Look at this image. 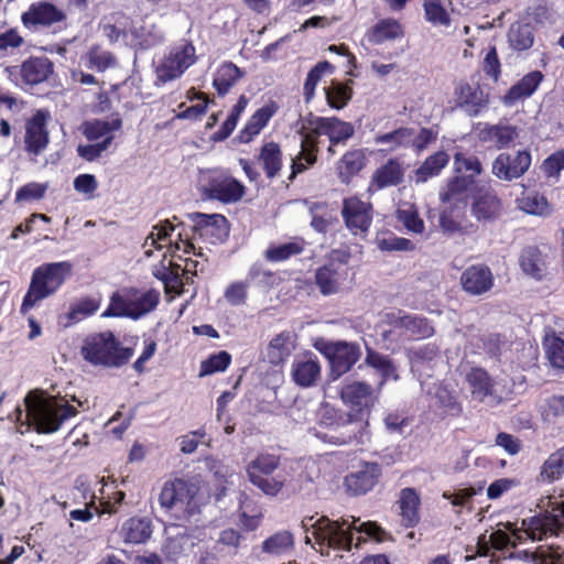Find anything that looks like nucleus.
<instances>
[{"instance_id": "nucleus-15", "label": "nucleus", "mask_w": 564, "mask_h": 564, "mask_svg": "<svg viewBox=\"0 0 564 564\" xmlns=\"http://www.w3.org/2000/svg\"><path fill=\"white\" fill-rule=\"evenodd\" d=\"M524 531L532 540H543L552 535H564V502L538 516L524 519L522 522Z\"/></svg>"}, {"instance_id": "nucleus-49", "label": "nucleus", "mask_w": 564, "mask_h": 564, "mask_svg": "<svg viewBox=\"0 0 564 564\" xmlns=\"http://www.w3.org/2000/svg\"><path fill=\"white\" fill-rule=\"evenodd\" d=\"M231 355L226 350L210 354L206 359L200 361L198 376L206 377L216 372H224L230 366Z\"/></svg>"}, {"instance_id": "nucleus-30", "label": "nucleus", "mask_w": 564, "mask_h": 564, "mask_svg": "<svg viewBox=\"0 0 564 564\" xmlns=\"http://www.w3.org/2000/svg\"><path fill=\"white\" fill-rule=\"evenodd\" d=\"M404 169L401 162L395 159H389L379 166L372 174L368 191H379L386 187L398 186L403 182Z\"/></svg>"}, {"instance_id": "nucleus-43", "label": "nucleus", "mask_w": 564, "mask_h": 564, "mask_svg": "<svg viewBox=\"0 0 564 564\" xmlns=\"http://www.w3.org/2000/svg\"><path fill=\"white\" fill-rule=\"evenodd\" d=\"M351 85L352 80H348L346 83L336 80L332 82V84L325 88L327 105L337 110L345 108L354 95Z\"/></svg>"}, {"instance_id": "nucleus-52", "label": "nucleus", "mask_w": 564, "mask_h": 564, "mask_svg": "<svg viewBox=\"0 0 564 564\" xmlns=\"http://www.w3.org/2000/svg\"><path fill=\"white\" fill-rule=\"evenodd\" d=\"M454 172L456 175L470 176L476 181V177L482 172L481 162L476 155L457 152L454 155Z\"/></svg>"}, {"instance_id": "nucleus-62", "label": "nucleus", "mask_w": 564, "mask_h": 564, "mask_svg": "<svg viewBox=\"0 0 564 564\" xmlns=\"http://www.w3.org/2000/svg\"><path fill=\"white\" fill-rule=\"evenodd\" d=\"M532 561L534 564H564V550L560 546L538 550Z\"/></svg>"}, {"instance_id": "nucleus-33", "label": "nucleus", "mask_w": 564, "mask_h": 564, "mask_svg": "<svg viewBox=\"0 0 564 564\" xmlns=\"http://www.w3.org/2000/svg\"><path fill=\"white\" fill-rule=\"evenodd\" d=\"M478 138L481 142L501 150L511 145V143L518 138V131L517 128L511 124L485 123L478 132Z\"/></svg>"}, {"instance_id": "nucleus-29", "label": "nucleus", "mask_w": 564, "mask_h": 564, "mask_svg": "<svg viewBox=\"0 0 564 564\" xmlns=\"http://www.w3.org/2000/svg\"><path fill=\"white\" fill-rule=\"evenodd\" d=\"M279 106L274 100H270L259 108L239 131L237 140L240 143H250L269 123L271 118L278 112Z\"/></svg>"}, {"instance_id": "nucleus-14", "label": "nucleus", "mask_w": 564, "mask_h": 564, "mask_svg": "<svg viewBox=\"0 0 564 564\" xmlns=\"http://www.w3.org/2000/svg\"><path fill=\"white\" fill-rule=\"evenodd\" d=\"M192 221V230L199 238L212 245H218L227 240L230 232V224L221 214L191 213L187 215Z\"/></svg>"}, {"instance_id": "nucleus-39", "label": "nucleus", "mask_w": 564, "mask_h": 564, "mask_svg": "<svg viewBox=\"0 0 564 564\" xmlns=\"http://www.w3.org/2000/svg\"><path fill=\"white\" fill-rule=\"evenodd\" d=\"M243 77V72L232 62H224L218 66L213 78V87L223 97Z\"/></svg>"}, {"instance_id": "nucleus-19", "label": "nucleus", "mask_w": 564, "mask_h": 564, "mask_svg": "<svg viewBox=\"0 0 564 564\" xmlns=\"http://www.w3.org/2000/svg\"><path fill=\"white\" fill-rule=\"evenodd\" d=\"M531 160V153L527 150L500 153L492 163V174L502 181L519 178L530 169Z\"/></svg>"}, {"instance_id": "nucleus-51", "label": "nucleus", "mask_w": 564, "mask_h": 564, "mask_svg": "<svg viewBox=\"0 0 564 564\" xmlns=\"http://www.w3.org/2000/svg\"><path fill=\"white\" fill-rule=\"evenodd\" d=\"M518 207L530 215L545 216L550 213L547 199L538 192L524 193L518 198Z\"/></svg>"}, {"instance_id": "nucleus-21", "label": "nucleus", "mask_w": 564, "mask_h": 564, "mask_svg": "<svg viewBox=\"0 0 564 564\" xmlns=\"http://www.w3.org/2000/svg\"><path fill=\"white\" fill-rule=\"evenodd\" d=\"M10 75H19L25 85L34 86L48 79L54 72L53 62L46 56H30L21 65L7 68Z\"/></svg>"}, {"instance_id": "nucleus-55", "label": "nucleus", "mask_w": 564, "mask_h": 564, "mask_svg": "<svg viewBox=\"0 0 564 564\" xmlns=\"http://www.w3.org/2000/svg\"><path fill=\"white\" fill-rule=\"evenodd\" d=\"M366 364L381 372V384H383L384 381L389 378H393L395 380L399 378V376L395 373L397 369L392 360L388 356H384L376 350H367Z\"/></svg>"}, {"instance_id": "nucleus-48", "label": "nucleus", "mask_w": 564, "mask_h": 564, "mask_svg": "<svg viewBox=\"0 0 564 564\" xmlns=\"http://www.w3.org/2000/svg\"><path fill=\"white\" fill-rule=\"evenodd\" d=\"M334 72L335 66L328 61L318 62L314 67L310 69L303 86V95L307 102L313 99L315 95V88L322 79V76L325 73L333 74Z\"/></svg>"}, {"instance_id": "nucleus-16", "label": "nucleus", "mask_w": 564, "mask_h": 564, "mask_svg": "<svg viewBox=\"0 0 564 564\" xmlns=\"http://www.w3.org/2000/svg\"><path fill=\"white\" fill-rule=\"evenodd\" d=\"M503 202L490 187H477L473 194L470 212L478 223L487 224L499 219L503 214Z\"/></svg>"}, {"instance_id": "nucleus-17", "label": "nucleus", "mask_w": 564, "mask_h": 564, "mask_svg": "<svg viewBox=\"0 0 564 564\" xmlns=\"http://www.w3.org/2000/svg\"><path fill=\"white\" fill-rule=\"evenodd\" d=\"M48 119V111L40 109L25 120L24 150L29 154L36 156L46 150L50 143Z\"/></svg>"}, {"instance_id": "nucleus-1", "label": "nucleus", "mask_w": 564, "mask_h": 564, "mask_svg": "<svg viewBox=\"0 0 564 564\" xmlns=\"http://www.w3.org/2000/svg\"><path fill=\"white\" fill-rule=\"evenodd\" d=\"M379 393L366 382L354 381L341 388L340 397L344 403L354 412L348 414L347 422L344 427L346 433L340 435L324 434L321 436L324 442L334 445L357 444L362 445L368 435V417L371 409L378 402Z\"/></svg>"}, {"instance_id": "nucleus-64", "label": "nucleus", "mask_w": 564, "mask_h": 564, "mask_svg": "<svg viewBox=\"0 0 564 564\" xmlns=\"http://www.w3.org/2000/svg\"><path fill=\"white\" fill-rule=\"evenodd\" d=\"M546 355L554 368L564 369V339L554 336L546 345Z\"/></svg>"}, {"instance_id": "nucleus-44", "label": "nucleus", "mask_w": 564, "mask_h": 564, "mask_svg": "<svg viewBox=\"0 0 564 564\" xmlns=\"http://www.w3.org/2000/svg\"><path fill=\"white\" fill-rule=\"evenodd\" d=\"M304 248L303 239H295L280 245H270L264 251V258L270 262H283L301 254Z\"/></svg>"}, {"instance_id": "nucleus-59", "label": "nucleus", "mask_w": 564, "mask_h": 564, "mask_svg": "<svg viewBox=\"0 0 564 564\" xmlns=\"http://www.w3.org/2000/svg\"><path fill=\"white\" fill-rule=\"evenodd\" d=\"M87 57L88 67L95 68L98 72H105L116 64L115 56L110 52L101 50L98 45L90 47Z\"/></svg>"}, {"instance_id": "nucleus-37", "label": "nucleus", "mask_w": 564, "mask_h": 564, "mask_svg": "<svg viewBox=\"0 0 564 564\" xmlns=\"http://www.w3.org/2000/svg\"><path fill=\"white\" fill-rule=\"evenodd\" d=\"M404 36L402 24L392 18L379 20L366 33L369 43L380 45L387 41H394Z\"/></svg>"}, {"instance_id": "nucleus-54", "label": "nucleus", "mask_w": 564, "mask_h": 564, "mask_svg": "<svg viewBox=\"0 0 564 564\" xmlns=\"http://www.w3.org/2000/svg\"><path fill=\"white\" fill-rule=\"evenodd\" d=\"M540 475L547 481L557 480L564 475V446L547 457L541 467Z\"/></svg>"}, {"instance_id": "nucleus-18", "label": "nucleus", "mask_w": 564, "mask_h": 564, "mask_svg": "<svg viewBox=\"0 0 564 564\" xmlns=\"http://www.w3.org/2000/svg\"><path fill=\"white\" fill-rule=\"evenodd\" d=\"M246 193L245 185L231 175L219 174L208 180L203 195L223 204L239 202Z\"/></svg>"}, {"instance_id": "nucleus-4", "label": "nucleus", "mask_w": 564, "mask_h": 564, "mask_svg": "<svg viewBox=\"0 0 564 564\" xmlns=\"http://www.w3.org/2000/svg\"><path fill=\"white\" fill-rule=\"evenodd\" d=\"M68 261L43 263L34 269L20 312L26 314L39 302L55 294L72 273Z\"/></svg>"}, {"instance_id": "nucleus-38", "label": "nucleus", "mask_w": 564, "mask_h": 564, "mask_svg": "<svg viewBox=\"0 0 564 564\" xmlns=\"http://www.w3.org/2000/svg\"><path fill=\"white\" fill-rule=\"evenodd\" d=\"M459 205L449 204V206L442 209L440 214V227L444 234L452 236L455 234L465 236L469 234H474L477 230V226L473 223H468L463 225L459 221L458 215Z\"/></svg>"}, {"instance_id": "nucleus-23", "label": "nucleus", "mask_w": 564, "mask_h": 564, "mask_svg": "<svg viewBox=\"0 0 564 564\" xmlns=\"http://www.w3.org/2000/svg\"><path fill=\"white\" fill-rule=\"evenodd\" d=\"M456 102L468 116H478L489 102L488 94H485L479 84L460 82L455 88Z\"/></svg>"}, {"instance_id": "nucleus-47", "label": "nucleus", "mask_w": 564, "mask_h": 564, "mask_svg": "<svg viewBox=\"0 0 564 564\" xmlns=\"http://www.w3.org/2000/svg\"><path fill=\"white\" fill-rule=\"evenodd\" d=\"M183 223L178 220L177 216H173L172 220L165 219L154 225L152 231L147 237L143 247L147 246L154 247L156 249H161L162 241H166L171 234L174 231L176 226H182Z\"/></svg>"}, {"instance_id": "nucleus-32", "label": "nucleus", "mask_w": 564, "mask_h": 564, "mask_svg": "<svg viewBox=\"0 0 564 564\" xmlns=\"http://www.w3.org/2000/svg\"><path fill=\"white\" fill-rule=\"evenodd\" d=\"M544 80L541 70H532L513 84L505 94L502 101L507 106H513L520 100L530 98Z\"/></svg>"}, {"instance_id": "nucleus-9", "label": "nucleus", "mask_w": 564, "mask_h": 564, "mask_svg": "<svg viewBox=\"0 0 564 564\" xmlns=\"http://www.w3.org/2000/svg\"><path fill=\"white\" fill-rule=\"evenodd\" d=\"M315 348L328 359L332 371L337 376L347 373L361 356L356 343L321 340Z\"/></svg>"}, {"instance_id": "nucleus-20", "label": "nucleus", "mask_w": 564, "mask_h": 564, "mask_svg": "<svg viewBox=\"0 0 564 564\" xmlns=\"http://www.w3.org/2000/svg\"><path fill=\"white\" fill-rule=\"evenodd\" d=\"M305 122L310 126H314L319 137L326 135L330 145L345 144L355 134L354 124L337 117L310 115L305 118Z\"/></svg>"}, {"instance_id": "nucleus-13", "label": "nucleus", "mask_w": 564, "mask_h": 564, "mask_svg": "<svg viewBox=\"0 0 564 564\" xmlns=\"http://www.w3.org/2000/svg\"><path fill=\"white\" fill-rule=\"evenodd\" d=\"M195 52L192 42L171 48L156 68L158 78L167 83L181 77L196 62Z\"/></svg>"}, {"instance_id": "nucleus-53", "label": "nucleus", "mask_w": 564, "mask_h": 564, "mask_svg": "<svg viewBox=\"0 0 564 564\" xmlns=\"http://www.w3.org/2000/svg\"><path fill=\"white\" fill-rule=\"evenodd\" d=\"M122 127V120L117 115L111 121L107 120H93L87 122L85 128V135L88 140H98L102 137L111 135L112 131L120 130Z\"/></svg>"}, {"instance_id": "nucleus-60", "label": "nucleus", "mask_w": 564, "mask_h": 564, "mask_svg": "<svg viewBox=\"0 0 564 564\" xmlns=\"http://www.w3.org/2000/svg\"><path fill=\"white\" fill-rule=\"evenodd\" d=\"M100 303V297H83L76 304L72 305L69 317L72 319H83L91 316L98 311Z\"/></svg>"}, {"instance_id": "nucleus-45", "label": "nucleus", "mask_w": 564, "mask_h": 564, "mask_svg": "<svg viewBox=\"0 0 564 564\" xmlns=\"http://www.w3.org/2000/svg\"><path fill=\"white\" fill-rule=\"evenodd\" d=\"M289 341V332H282L270 340L267 348V357L271 365L279 366L285 362L291 355Z\"/></svg>"}, {"instance_id": "nucleus-42", "label": "nucleus", "mask_w": 564, "mask_h": 564, "mask_svg": "<svg viewBox=\"0 0 564 564\" xmlns=\"http://www.w3.org/2000/svg\"><path fill=\"white\" fill-rule=\"evenodd\" d=\"M448 162L449 155L443 150L427 156L415 171L416 182L425 183L430 178L440 175Z\"/></svg>"}, {"instance_id": "nucleus-31", "label": "nucleus", "mask_w": 564, "mask_h": 564, "mask_svg": "<svg viewBox=\"0 0 564 564\" xmlns=\"http://www.w3.org/2000/svg\"><path fill=\"white\" fill-rule=\"evenodd\" d=\"M475 184L470 176L454 175L446 181V184L440 191V200L443 204L462 205V216L467 205V193Z\"/></svg>"}, {"instance_id": "nucleus-58", "label": "nucleus", "mask_w": 564, "mask_h": 564, "mask_svg": "<svg viewBox=\"0 0 564 564\" xmlns=\"http://www.w3.org/2000/svg\"><path fill=\"white\" fill-rule=\"evenodd\" d=\"M293 545V535L289 531H281L265 539L262 549L267 553L281 554L291 550Z\"/></svg>"}, {"instance_id": "nucleus-27", "label": "nucleus", "mask_w": 564, "mask_h": 564, "mask_svg": "<svg viewBox=\"0 0 564 564\" xmlns=\"http://www.w3.org/2000/svg\"><path fill=\"white\" fill-rule=\"evenodd\" d=\"M460 284L466 293L470 295H481L491 289L494 276L487 265L474 264L462 273Z\"/></svg>"}, {"instance_id": "nucleus-46", "label": "nucleus", "mask_w": 564, "mask_h": 564, "mask_svg": "<svg viewBox=\"0 0 564 564\" xmlns=\"http://www.w3.org/2000/svg\"><path fill=\"white\" fill-rule=\"evenodd\" d=\"M414 129L409 127H400L393 131L378 134L375 138L377 144H391L389 151H395L399 148H408L411 145Z\"/></svg>"}, {"instance_id": "nucleus-36", "label": "nucleus", "mask_w": 564, "mask_h": 564, "mask_svg": "<svg viewBox=\"0 0 564 564\" xmlns=\"http://www.w3.org/2000/svg\"><path fill=\"white\" fill-rule=\"evenodd\" d=\"M152 521L147 517H131L121 527L120 534L124 543H145L152 535Z\"/></svg>"}, {"instance_id": "nucleus-11", "label": "nucleus", "mask_w": 564, "mask_h": 564, "mask_svg": "<svg viewBox=\"0 0 564 564\" xmlns=\"http://www.w3.org/2000/svg\"><path fill=\"white\" fill-rule=\"evenodd\" d=\"M299 134L301 137L300 151L291 160V173L288 177L290 182H293L299 174L306 172L318 161L319 134L316 133L314 126L305 122Z\"/></svg>"}, {"instance_id": "nucleus-56", "label": "nucleus", "mask_w": 564, "mask_h": 564, "mask_svg": "<svg viewBox=\"0 0 564 564\" xmlns=\"http://www.w3.org/2000/svg\"><path fill=\"white\" fill-rule=\"evenodd\" d=\"M131 310L128 301V288L121 292H113L110 296V303L106 311L101 314V317H129Z\"/></svg>"}, {"instance_id": "nucleus-6", "label": "nucleus", "mask_w": 564, "mask_h": 564, "mask_svg": "<svg viewBox=\"0 0 564 564\" xmlns=\"http://www.w3.org/2000/svg\"><path fill=\"white\" fill-rule=\"evenodd\" d=\"M199 491L198 481L176 477L163 484L159 495V503L166 512L180 508L183 511V517L189 519L199 513Z\"/></svg>"}, {"instance_id": "nucleus-57", "label": "nucleus", "mask_w": 564, "mask_h": 564, "mask_svg": "<svg viewBox=\"0 0 564 564\" xmlns=\"http://www.w3.org/2000/svg\"><path fill=\"white\" fill-rule=\"evenodd\" d=\"M423 8L426 21L433 25H451V17L441 0H424Z\"/></svg>"}, {"instance_id": "nucleus-2", "label": "nucleus", "mask_w": 564, "mask_h": 564, "mask_svg": "<svg viewBox=\"0 0 564 564\" xmlns=\"http://www.w3.org/2000/svg\"><path fill=\"white\" fill-rule=\"evenodd\" d=\"M350 518L351 521L344 518L340 521H332L322 517L313 524L312 535L316 544L319 545L322 554L328 555L329 549L350 551L354 545L352 531L365 533L368 538L377 541L381 540L383 530L376 522H360L359 519Z\"/></svg>"}, {"instance_id": "nucleus-28", "label": "nucleus", "mask_w": 564, "mask_h": 564, "mask_svg": "<svg viewBox=\"0 0 564 564\" xmlns=\"http://www.w3.org/2000/svg\"><path fill=\"white\" fill-rule=\"evenodd\" d=\"M368 163L366 149H351L346 151L336 162V174L341 184L349 185Z\"/></svg>"}, {"instance_id": "nucleus-34", "label": "nucleus", "mask_w": 564, "mask_h": 564, "mask_svg": "<svg viewBox=\"0 0 564 564\" xmlns=\"http://www.w3.org/2000/svg\"><path fill=\"white\" fill-rule=\"evenodd\" d=\"M128 301L131 310L130 318L137 321L155 310L160 302V293L154 289L142 292L137 288H128Z\"/></svg>"}, {"instance_id": "nucleus-5", "label": "nucleus", "mask_w": 564, "mask_h": 564, "mask_svg": "<svg viewBox=\"0 0 564 564\" xmlns=\"http://www.w3.org/2000/svg\"><path fill=\"white\" fill-rule=\"evenodd\" d=\"M281 465L282 454L279 448L261 451L246 466L248 480L263 495L276 497L285 486L282 477L274 476Z\"/></svg>"}, {"instance_id": "nucleus-35", "label": "nucleus", "mask_w": 564, "mask_h": 564, "mask_svg": "<svg viewBox=\"0 0 564 564\" xmlns=\"http://www.w3.org/2000/svg\"><path fill=\"white\" fill-rule=\"evenodd\" d=\"M257 161L267 178H275L283 166V153L280 144L274 141L264 142L260 148Z\"/></svg>"}, {"instance_id": "nucleus-40", "label": "nucleus", "mask_w": 564, "mask_h": 564, "mask_svg": "<svg viewBox=\"0 0 564 564\" xmlns=\"http://www.w3.org/2000/svg\"><path fill=\"white\" fill-rule=\"evenodd\" d=\"M519 261L520 267L525 274L536 280H542L545 275V259L536 246L525 247L520 254Z\"/></svg>"}, {"instance_id": "nucleus-22", "label": "nucleus", "mask_w": 564, "mask_h": 564, "mask_svg": "<svg viewBox=\"0 0 564 564\" xmlns=\"http://www.w3.org/2000/svg\"><path fill=\"white\" fill-rule=\"evenodd\" d=\"M65 13L55 4L46 1L32 3L29 9L22 13L21 21L26 29L37 26H51L65 20Z\"/></svg>"}, {"instance_id": "nucleus-63", "label": "nucleus", "mask_w": 564, "mask_h": 564, "mask_svg": "<svg viewBox=\"0 0 564 564\" xmlns=\"http://www.w3.org/2000/svg\"><path fill=\"white\" fill-rule=\"evenodd\" d=\"M541 169L547 177H558L564 170V149L550 154L542 163Z\"/></svg>"}, {"instance_id": "nucleus-8", "label": "nucleus", "mask_w": 564, "mask_h": 564, "mask_svg": "<svg viewBox=\"0 0 564 564\" xmlns=\"http://www.w3.org/2000/svg\"><path fill=\"white\" fill-rule=\"evenodd\" d=\"M381 477V464L360 460L358 466L344 477L343 487L346 495L349 497L366 496L380 482Z\"/></svg>"}, {"instance_id": "nucleus-41", "label": "nucleus", "mask_w": 564, "mask_h": 564, "mask_svg": "<svg viewBox=\"0 0 564 564\" xmlns=\"http://www.w3.org/2000/svg\"><path fill=\"white\" fill-rule=\"evenodd\" d=\"M466 381L470 387L473 397L479 401H484L486 398L494 394V380L482 368H471L466 375Z\"/></svg>"}, {"instance_id": "nucleus-50", "label": "nucleus", "mask_w": 564, "mask_h": 564, "mask_svg": "<svg viewBox=\"0 0 564 564\" xmlns=\"http://www.w3.org/2000/svg\"><path fill=\"white\" fill-rule=\"evenodd\" d=\"M510 46L516 51H527L534 42L532 28L529 24H513L508 33Z\"/></svg>"}, {"instance_id": "nucleus-24", "label": "nucleus", "mask_w": 564, "mask_h": 564, "mask_svg": "<svg viewBox=\"0 0 564 564\" xmlns=\"http://www.w3.org/2000/svg\"><path fill=\"white\" fill-rule=\"evenodd\" d=\"M291 377L301 388H310L321 379V365L317 357L307 351L297 356L292 362Z\"/></svg>"}, {"instance_id": "nucleus-3", "label": "nucleus", "mask_w": 564, "mask_h": 564, "mask_svg": "<svg viewBox=\"0 0 564 564\" xmlns=\"http://www.w3.org/2000/svg\"><path fill=\"white\" fill-rule=\"evenodd\" d=\"M134 350L123 347L111 330L95 333L84 339L80 355L93 366L120 368L129 362Z\"/></svg>"}, {"instance_id": "nucleus-10", "label": "nucleus", "mask_w": 564, "mask_h": 564, "mask_svg": "<svg viewBox=\"0 0 564 564\" xmlns=\"http://www.w3.org/2000/svg\"><path fill=\"white\" fill-rule=\"evenodd\" d=\"M349 259L348 251L333 250L332 260L315 270L314 284L323 296H332L340 292L346 272H340L336 262L347 264Z\"/></svg>"}, {"instance_id": "nucleus-26", "label": "nucleus", "mask_w": 564, "mask_h": 564, "mask_svg": "<svg viewBox=\"0 0 564 564\" xmlns=\"http://www.w3.org/2000/svg\"><path fill=\"white\" fill-rule=\"evenodd\" d=\"M395 507L401 527L410 529L420 523L421 498L416 489L412 487L401 489Z\"/></svg>"}, {"instance_id": "nucleus-25", "label": "nucleus", "mask_w": 564, "mask_h": 564, "mask_svg": "<svg viewBox=\"0 0 564 564\" xmlns=\"http://www.w3.org/2000/svg\"><path fill=\"white\" fill-rule=\"evenodd\" d=\"M388 322L395 328H404L413 339H425L434 335L435 329L431 321L423 316L412 315L399 311L389 314Z\"/></svg>"}, {"instance_id": "nucleus-12", "label": "nucleus", "mask_w": 564, "mask_h": 564, "mask_svg": "<svg viewBox=\"0 0 564 564\" xmlns=\"http://www.w3.org/2000/svg\"><path fill=\"white\" fill-rule=\"evenodd\" d=\"M340 214L346 228L354 236L366 235L372 224L373 206L352 195L343 199Z\"/></svg>"}, {"instance_id": "nucleus-7", "label": "nucleus", "mask_w": 564, "mask_h": 564, "mask_svg": "<svg viewBox=\"0 0 564 564\" xmlns=\"http://www.w3.org/2000/svg\"><path fill=\"white\" fill-rule=\"evenodd\" d=\"M76 414L77 410L75 406L55 397L41 399L31 409L35 430L42 434H51L58 431L64 421Z\"/></svg>"}, {"instance_id": "nucleus-61", "label": "nucleus", "mask_w": 564, "mask_h": 564, "mask_svg": "<svg viewBox=\"0 0 564 564\" xmlns=\"http://www.w3.org/2000/svg\"><path fill=\"white\" fill-rule=\"evenodd\" d=\"M248 286L246 281L230 283L224 292L225 300L232 306L243 305L248 297Z\"/></svg>"}]
</instances>
